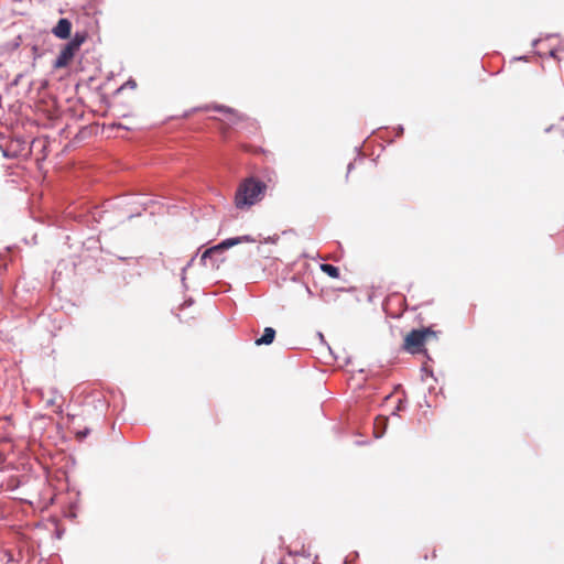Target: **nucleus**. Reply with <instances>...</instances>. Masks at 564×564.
Listing matches in <instances>:
<instances>
[{
    "label": "nucleus",
    "mask_w": 564,
    "mask_h": 564,
    "mask_svg": "<svg viewBox=\"0 0 564 564\" xmlns=\"http://www.w3.org/2000/svg\"><path fill=\"white\" fill-rule=\"evenodd\" d=\"M267 185L254 177L242 181L235 195V205L239 209L249 208L262 199Z\"/></svg>",
    "instance_id": "1"
},
{
    "label": "nucleus",
    "mask_w": 564,
    "mask_h": 564,
    "mask_svg": "<svg viewBox=\"0 0 564 564\" xmlns=\"http://www.w3.org/2000/svg\"><path fill=\"white\" fill-rule=\"evenodd\" d=\"M437 335L438 332L431 326L412 329L405 335L402 348L412 355L424 352L425 344L437 340Z\"/></svg>",
    "instance_id": "2"
},
{
    "label": "nucleus",
    "mask_w": 564,
    "mask_h": 564,
    "mask_svg": "<svg viewBox=\"0 0 564 564\" xmlns=\"http://www.w3.org/2000/svg\"><path fill=\"white\" fill-rule=\"evenodd\" d=\"M87 35L86 33H79L77 32L73 39L65 44L62 50L59 51V54L57 55L54 67L55 68H64L69 65V63L75 57L76 53L79 51L83 43L86 41Z\"/></svg>",
    "instance_id": "3"
},
{
    "label": "nucleus",
    "mask_w": 564,
    "mask_h": 564,
    "mask_svg": "<svg viewBox=\"0 0 564 564\" xmlns=\"http://www.w3.org/2000/svg\"><path fill=\"white\" fill-rule=\"evenodd\" d=\"M243 241L251 242V241H253V239L250 238L249 236L229 238V239L221 241L219 245L207 249L206 251H204V253L200 257V261H202L203 265H207V260L210 259L213 254L221 252V251L229 249V248H231L238 243H241Z\"/></svg>",
    "instance_id": "4"
},
{
    "label": "nucleus",
    "mask_w": 564,
    "mask_h": 564,
    "mask_svg": "<svg viewBox=\"0 0 564 564\" xmlns=\"http://www.w3.org/2000/svg\"><path fill=\"white\" fill-rule=\"evenodd\" d=\"M72 22L68 19H59L57 24L52 29V33L61 39L66 40L70 36Z\"/></svg>",
    "instance_id": "5"
},
{
    "label": "nucleus",
    "mask_w": 564,
    "mask_h": 564,
    "mask_svg": "<svg viewBox=\"0 0 564 564\" xmlns=\"http://www.w3.org/2000/svg\"><path fill=\"white\" fill-rule=\"evenodd\" d=\"M388 417L377 416L373 425V433L376 437H381L387 429Z\"/></svg>",
    "instance_id": "6"
},
{
    "label": "nucleus",
    "mask_w": 564,
    "mask_h": 564,
    "mask_svg": "<svg viewBox=\"0 0 564 564\" xmlns=\"http://www.w3.org/2000/svg\"><path fill=\"white\" fill-rule=\"evenodd\" d=\"M275 337V330L272 327H265L263 335L256 340V345H270Z\"/></svg>",
    "instance_id": "7"
},
{
    "label": "nucleus",
    "mask_w": 564,
    "mask_h": 564,
    "mask_svg": "<svg viewBox=\"0 0 564 564\" xmlns=\"http://www.w3.org/2000/svg\"><path fill=\"white\" fill-rule=\"evenodd\" d=\"M321 270L333 279L339 278V269L333 264L323 263L321 264Z\"/></svg>",
    "instance_id": "8"
},
{
    "label": "nucleus",
    "mask_w": 564,
    "mask_h": 564,
    "mask_svg": "<svg viewBox=\"0 0 564 564\" xmlns=\"http://www.w3.org/2000/svg\"><path fill=\"white\" fill-rule=\"evenodd\" d=\"M216 109L218 111H223V112L229 113L231 116V118L229 120L232 123H237L238 121L245 119V117L242 115H238V113H236L234 110H231L229 108H225V107L220 106V107H217Z\"/></svg>",
    "instance_id": "9"
},
{
    "label": "nucleus",
    "mask_w": 564,
    "mask_h": 564,
    "mask_svg": "<svg viewBox=\"0 0 564 564\" xmlns=\"http://www.w3.org/2000/svg\"><path fill=\"white\" fill-rule=\"evenodd\" d=\"M268 182H269V183H274V182H276V175H275V173H272V174L268 175Z\"/></svg>",
    "instance_id": "10"
},
{
    "label": "nucleus",
    "mask_w": 564,
    "mask_h": 564,
    "mask_svg": "<svg viewBox=\"0 0 564 564\" xmlns=\"http://www.w3.org/2000/svg\"><path fill=\"white\" fill-rule=\"evenodd\" d=\"M397 409H398V410H401V409H402V401H401V400L399 401V405H398V408H397Z\"/></svg>",
    "instance_id": "11"
},
{
    "label": "nucleus",
    "mask_w": 564,
    "mask_h": 564,
    "mask_svg": "<svg viewBox=\"0 0 564 564\" xmlns=\"http://www.w3.org/2000/svg\"><path fill=\"white\" fill-rule=\"evenodd\" d=\"M432 557H433V558H435V557H436V552H435V550H433V552H432Z\"/></svg>",
    "instance_id": "12"
}]
</instances>
